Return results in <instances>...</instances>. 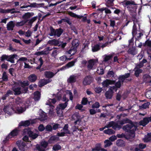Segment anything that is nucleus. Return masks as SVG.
Masks as SVG:
<instances>
[{
    "instance_id": "nucleus-1",
    "label": "nucleus",
    "mask_w": 151,
    "mask_h": 151,
    "mask_svg": "<svg viewBox=\"0 0 151 151\" xmlns=\"http://www.w3.org/2000/svg\"><path fill=\"white\" fill-rule=\"evenodd\" d=\"M124 7H127L129 12L131 13H135L137 9V4L133 0H124L121 2Z\"/></svg>"
},
{
    "instance_id": "nucleus-2",
    "label": "nucleus",
    "mask_w": 151,
    "mask_h": 151,
    "mask_svg": "<svg viewBox=\"0 0 151 151\" xmlns=\"http://www.w3.org/2000/svg\"><path fill=\"white\" fill-rule=\"evenodd\" d=\"M123 129L127 132L130 137L133 138L135 137V132L137 129V127L134 123L127 124L123 126Z\"/></svg>"
},
{
    "instance_id": "nucleus-3",
    "label": "nucleus",
    "mask_w": 151,
    "mask_h": 151,
    "mask_svg": "<svg viewBox=\"0 0 151 151\" xmlns=\"http://www.w3.org/2000/svg\"><path fill=\"white\" fill-rule=\"evenodd\" d=\"M147 60L145 59H143L142 60L140 61L139 63H137L135 64V67L134 69H135L134 75L137 77H138L139 76L140 74L142 72L143 70L140 68L144 66V64L146 63Z\"/></svg>"
},
{
    "instance_id": "nucleus-4",
    "label": "nucleus",
    "mask_w": 151,
    "mask_h": 151,
    "mask_svg": "<svg viewBox=\"0 0 151 151\" xmlns=\"http://www.w3.org/2000/svg\"><path fill=\"white\" fill-rule=\"evenodd\" d=\"M18 55L16 54L8 55L3 54L0 57V60L1 62H4L5 60L10 62L12 63H15L14 58L17 59Z\"/></svg>"
},
{
    "instance_id": "nucleus-5",
    "label": "nucleus",
    "mask_w": 151,
    "mask_h": 151,
    "mask_svg": "<svg viewBox=\"0 0 151 151\" xmlns=\"http://www.w3.org/2000/svg\"><path fill=\"white\" fill-rule=\"evenodd\" d=\"M50 32L49 35L50 36H54L58 37L61 36L64 31L63 29L61 28L55 29L52 26L50 27Z\"/></svg>"
},
{
    "instance_id": "nucleus-6",
    "label": "nucleus",
    "mask_w": 151,
    "mask_h": 151,
    "mask_svg": "<svg viewBox=\"0 0 151 151\" xmlns=\"http://www.w3.org/2000/svg\"><path fill=\"white\" fill-rule=\"evenodd\" d=\"M93 79L91 76L88 75L85 77L83 81V84L84 86L90 85L92 82Z\"/></svg>"
},
{
    "instance_id": "nucleus-7",
    "label": "nucleus",
    "mask_w": 151,
    "mask_h": 151,
    "mask_svg": "<svg viewBox=\"0 0 151 151\" xmlns=\"http://www.w3.org/2000/svg\"><path fill=\"white\" fill-rule=\"evenodd\" d=\"M96 60L94 59H90L88 61L87 68L88 71H90L91 70L94 69L93 66L96 63Z\"/></svg>"
},
{
    "instance_id": "nucleus-8",
    "label": "nucleus",
    "mask_w": 151,
    "mask_h": 151,
    "mask_svg": "<svg viewBox=\"0 0 151 151\" xmlns=\"http://www.w3.org/2000/svg\"><path fill=\"white\" fill-rule=\"evenodd\" d=\"M72 46L73 47L74 50V52L73 53V54H74L76 52L77 47L79 45V40L77 39H76L73 40L72 42Z\"/></svg>"
},
{
    "instance_id": "nucleus-9",
    "label": "nucleus",
    "mask_w": 151,
    "mask_h": 151,
    "mask_svg": "<svg viewBox=\"0 0 151 151\" xmlns=\"http://www.w3.org/2000/svg\"><path fill=\"white\" fill-rule=\"evenodd\" d=\"M3 110L4 112L9 115H11L13 109L11 106L8 105L5 106Z\"/></svg>"
},
{
    "instance_id": "nucleus-10",
    "label": "nucleus",
    "mask_w": 151,
    "mask_h": 151,
    "mask_svg": "<svg viewBox=\"0 0 151 151\" xmlns=\"http://www.w3.org/2000/svg\"><path fill=\"white\" fill-rule=\"evenodd\" d=\"M115 83V81L106 79L102 83V85L104 87H107L109 85L114 84Z\"/></svg>"
},
{
    "instance_id": "nucleus-11",
    "label": "nucleus",
    "mask_w": 151,
    "mask_h": 151,
    "mask_svg": "<svg viewBox=\"0 0 151 151\" xmlns=\"http://www.w3.org/2000/svg\"><path fill=\"white\" fill-rule=\"evenodd\" d=\"M19 130L17 129H14L11 132L8 137H6V139L7 140L8 139L11 138L12 137L17 136L19 134Z\"/></svg>"
},
{
    "instance_id": "nucleus-12",
    "label": "nucleus",
    "mask_w": 151,
    "mask_h": 151,
    "mask_svg": "<svg viewBox=\"0 0 151 151\" xmlns=\"http://www.w3.org/2000/svg\"><path fill=\"white\" fill-rule=\"evenodd\" d=\"M130 74L129 73H126L124 75H120L118 78L119 81L120 82L123 83L125 79L127 78L130 76Z\"/></svg>"
},
{
    "instance_id": "nucleus-13",
    "label": "nucleus",
    "mask_w": 151,
    "mask_h": 151,
    "mask_svg": "<svg viewBox=\"0 0 151 151\" xmlns=\"http://www.w3.org/2000/svg\"><path fill=\"white\" fill-rule=\"evenodd\" d=\"M114 8L115 9V10L114 11V14H117L119 15V14H120L121 16L122 17H123V16H125V11H123L122 10H120L117 8H116L115 7H111V8L112 9H114Z\"/></svg>"
},
{
    "instance_id": "nucleus-14",
    "label": "nucleus",
    "mask_w": 151,
    "mask_h": 151,
    "mask_svg": "<svg viewBox=\"0 0 151 151\" xmlns=\"http://www.w3.org/2000/svg\"><path fill=\"white\" fill-rule=\"evenodd\" d=\"M113 91L112 89L110 88L106 91L105 93V95L107 99H111L112 98L113 95Z\"/></svg>"
},
{
    "instance_id": "nucleus-15",
    "label": "nucleus",
    "mask_w": 151,
    "mask_h": 151,
    "mask_svg": "<svg viewBox=\"0 0 151 151\" xmlns=\"http://www.w3.org/2000/svg\"><path fill=\"white\" fill-rule=\"evenodd\" d=\"M47 43L51 46L54 45V46H58V45L60 44V42L58 40L53 39L49 40Z\"/></svg>"
},
{
    "instance_id": "nucleus-16",
    "label": "nucleus",
    "mask_w": 151,
    "mask_h": 151,
    "mask_svg": "<svg viewBox=\"0 0 151 151\" xmlns=\"http://www.w3.org/2000/svg\"><path fill=\"white\" fill-rule=\"evenodd\" d=\"M56 73H54L50 71H46L44 72V74L45 78L49 79L52 78Z\"/></svg>"
},
{
    "instance_id": "nucleus-17",
    "label": "nucleus",
    "mask_w": 151,
    "mask_h": 151,
    "mask_svg": "<svg viewBox=\"0 0 151 151\" xmlns=\"http://www.w3.org/2000/svg\"><path fill=\"white\" fill-rule=\"evenodd\" d=\"M78 77L74 75L70 76L69 78L68 79V82L70 83H73L76 81V79Z\"/></svg>"
},
{
    "instance_id": "nucleus-18",
    "label": "nucleus",
    "mask_w": 151,
    "mask_h": 151,
    "mask_svg": "<svg viewBox=\"0 0 151 151\" xmlns=\"http://www.w3.org/2000/svg\"><path fill=\"white\" fill-rule=\"evenodd\" d=\"M34 13L33 12L30 13L27 12L24 14L22 16V18L24 20H27V22L28 20V19L30 18L31 17L33 16Z\"/></svg>"
},
{
    "instance_id": "nucleus-19",
    "label": "nucleus",
    "mask_w": 151,
    "mask_h": 151,
    "mask_svg": "<svg viewBox=\"0 0 151 151\" xmlns=\"http://www.w3.org/2000/svg\"><path fill=\"white\" fill-rule=\"evenodd\" d=\"M52 81L51 79H44L41 81L39 86L40 87H42L44 85L51 82Z\"/></svg>"
},
{
    "instance_id": "nucleus-20",
    "label": "nucleus",
    "mask_w": 151,
    "mask_h": 151,
    "mask_svg": "<svg viewBox=\"0 0 151 151\" xmlns=\"http://www.w3.org/2000/svg\"><path fill=\"white\" fill-rule=\"evenodd\" d=\"M143 79L145 83L151 82V77L148 74H145L143 76Z\"/></svg>"
},
{
    "instance_id": "nucleus-21",
    "label": "nucleus",
    "mask_w": 151,
    "mask_h": 151,
    "mask_svg": "<svg viewBox=\"0 0 151 151\" xmlns=\"http://www.w3.org/2000/svg\"><path fill=\"white\" fill-rule=\"evenodd\" d=\"M7 29L8 31L13 30L15 26V24L13 21H11L7 24Z\"/></svg>"
},
{
    "instance_id": "nucleus-22",
    "label": "nucleus",
    "mask_w": 151,
    "mask_h": 151,
    "mask_svg": "<svg viewBox=\"0 0 151 151\" xmlns=\"http://www.w3.org/2000/svg\"><path fill=\"white\" fill-rule=\"evenodd\" d=\"M14 93V94L15 95H19L22 93L21 91V88L19 87H13L12 88Z\"/></svg>"
},
{
    "instance_id": "nucleus-23",
    "label": "nucleus",
    "mask_w": 151,
    "mask_h": 151,
    "mask_svg": "<svg viewBox=\"0 0 151 151\" xmlns=\"http://www.w3.org/2000/svg\"><path fill=\"white\" fill-rule=\"evenodd\" d=\"M41 93L38 91H36L34 93V99L35 101H38L40 99Z\"/></svg>"
},
{
    "instance_id": "nucleus-24",
    "label": "nucleus",
    "mask_w": 151,
    "mask_h": 151,
    "mask_svg": "<svg viewBox=\"0 0 151 151\" xmlns=\"http://www.w3.org/2000/svg\"><path fill=\"white\" fill-rule=\"evenodd\" d=\"M37 79V76L35 74H32L28 77V79L31 82H35Z\"/></svg>"
},
{
    "instance_id": "nucleus-25",
    "label": "nucleus",
    "mask_w": 151,
    "mask_h": 151,
    "mask_svg": "<svg viewBox=\"0 0 151 151\" xmlns=\"http://www.w3.org/2000/svg\"><path fill=\"white\" fill-rule=\"evenodd\" d=\"M102 148L101 143H99L96 144L94 148L92 149V151H101Z\"/></svg>"
},
{
    "instance_id": "nucleus-26",
    "label": "nucleus",
    "mask_w": 151,
    "mask_h": 151,
    "mask_svg": "<svg viewBox=\"0 0 151 151\" xmlns=\"http://www.w3.org/2000/svg\"><path fill=\"white\" fill-rule=\"evenodd\" d=\"M30 124V122L29 120L22 121L19 123V126L26 127L29 126Z\"/></svg>"
},
{
    "instance_id": "nucleus-27",
    "label": "nucleus",
    "mask_w": 151,
    "mask_h": 151,
    "mask_svg": "<svg viewBox=\"0 0 151 151\" xmlns=\"http://www.w3.org/2000/svg\"><path fill=\"white\" fill-rule=\"evenodd\" d=\"M63 22H67L68 24L70 25L72 24L71 22L70 21V19L68 18H63L60 20L57 21V23L58 24H61Z\"/></svg>"
},
{
    "instance_id": "nucleus-28",
    "label": "nucleus",
    "mask_w": 151,
    "mask_h": 151,
    "mask_svg": "<svg viewBox=\"0 0 151 151\" xmlns=\"http://www.w3.org/2000/svg\"><path fill=\"white\" fill-rule=\"evenodd\" d=\"M149 121L147 117L143 118L142 120H141L139 122V124L140 125L145 127L149 123Z\"/></svg>"
},
{
    "instance_id": "nucleus-29",
    "label": "nucleus",
    "mask_w": 151,
    "mask_h": 151,
    "mask_svg": "<svg viewBox=\"0 0 151 151\" xmlns=\"http://www.w3.org/2000/svg\"><path fill=\"white\" fill-rule=\"evenodd\" d=\"M27 133L29 136L31 137L32 139H35L38 136V134L36 133H34L32 131L29 130L28 131Z\"/></svg>"
},
{
    "instance_id": "nucleus-30",
    "label": "nucleus",
    "mask_w": 151,
    "mask_h": 151,
    "mask_svg": "<svg viewBox=\"0 0 151 151\" xmlns=\"http://www.w3.org/2000/svg\"><path fill=\"white\" fill-rule=\"evenodd\" d=\"M59 138L56 135H53L51 136L50 138L48 140V142L49 144H52L53 143V141H58L59 140Z\"/></svg>"
},
{
    "instance_id": "nucleus-31",
    "label": "nucleus",
    "mask_w": 151,
    "mask_h": 151,
    "mask_svg": "<svg viewBox=\"0 0 151 151\" xmlns=\"http://www.w3.org/2000/svg\"><path fill=\"white\" fill-rule=\"evenodd\" d=\"M75 117L76 118V120L74 122V123L75 125H76L78 122H81V120L79 118V116L77 114H74L72 115V118L73 119L75 120Z\"/></svg>"
},
{
    "instance_id": "nucleus-32",
    "label": "nucleus",
    "mask_w": 151,
    "mask_h": 151,
    "mask_svg": "<svg viewBox=\"0 0 151 151\" xmlns=\"http://www.w3.org/2000/svg\"><path fill=\"white\" fill-rule=\"evenodd\" d=\"M116 145L119 147H124L125 146V142L122 139H118L116 141Z\"/></svg>"
},
{
    "instance_id": "nucleus-33",
    "label": "nucleus",
    "mask_w": 151,
    "mask_h": 151,
    "mask_svg": "<svg viewBox=\"0 0 151 151\" xmlns=\"http://www.w3.org/2000/svg\"><path fill=\"white\" fill-rule=\"evenodd\" d=\"M68 101L69 100H68L64 103L60 104L59 105V109H60L61 110H64L67 106Z\"/></svg>"
},
{
    "instance_id": "nucleus-34",
    "label": "nucleus",
    "mask_w": 151,
    "mask_h": 151,
    "mask_svg": "<svg viewBox=\"0 0 151 151\" xmlns=\"http://www.w3.org/2000/svg\"><path fill=\"white\" fill-rule=\"evenodd\" d=\"M127 52L128 54L131 55L133 56L134 55L136 54L135 48L133 47L129 48Z\"/></svg>"
},
{
    "instance_id": "nucleus-35",
    "label": "nucleus",
    "mask_w": 151,
    "mask_h": 151,
    "mask_svg": "<svg viewBox=\"0 0 151 151\" xmlns=\"http://www.w3.org/2000/svg\"><path fill=\"white\" fill-rule=\"evenodd\" d=\"M101 48L99 45L98 44L94 45L93 46H92V51L93 52L97 51L100 50Z\"/></svg>"
},
{
    "instance_id": "nucleus-36",
    "label": "nucleus",
    "mask_w": 151,
    "mask_h": 151,
    "mask_svg": "<svg viewBox=\"0 0 151 151\" xmlns=\"http://www.w3.org/2000/svg\"><path fill=\"white\" fill-rule=\"evenodd\" d=\"M104 132L105 134L111 135L114 134L115 132L111 129H109L104 131Z\"/></svg>"
},
{
    "instance_id": "nucleus-37",
    "label": "nucleus",
    "mask_w": 151,
    "mask_h": 151,
    "mask_svg": "<svg viewBox=\"0 0 151 151\" xmlns=\"http://www.w3.org/2000/svg\"><path fill=\"white\" fill-rule=\"evenodd\" d=\"M2 79L3 81L6 82L8 81V77L6 72L4 71L3 73Z\"/></svg>"
},
{
    "instance_id": "nucleus-38",
    "label": "nucleus",
    "mask_w": 151,
    "mask_h": 151,
    "mask_svg": "<svg viewBox=\"0 0 151 151\" xmlns=\"http://www.w3.org/2000/svg\"><path fill=\"white\" fill-rule=\"evenodd\" d=\"M104 147L105 148L110 147L112 144V143L108 139L105 140L104 141Z\"/></svg>"
},
{
    "instance_id": "nucleus-39",
    "label": "nucleus",
    "mask_w": 151,
    "mask_h": 151,
    "mask_svg": "<svg viewBox=\"0 0 151 151\" xmlns=\"http://www.w3.org/2000/svg\"><path fill=\"white\" fill-rule=\"evenodd\" d=\"M76 61H77V59H75L74 60H73L68 62L66 65V66L68 68H69L70 67H71L74 65L75 63L76 62Z\"/></svg>"
},
{
    "instance_id": "nucleus-40",
    "label": "nucleus",
    "mask_w": 151,
    "mask_h": 151,
    "mask_svg": "<svg viewBox=\"0 0 151 151\" xmlns=\"http://www.w3.org/2000/svg\"><path fill=\"white\" fill-rule=\"evenodd\" d=\"M27 20H22L20 22H17L15 25L16 26L18 27L22 26L24 25L26 23H27Z\"/></svg>"
},
{
    "instance_id": "nucleus-41",
    "label": "nucleus",
    "mask_w": 151,
    "mask_h": 151,
    "mask_svg": "<svg viewBox=\"0 0 151 151\" xmlns=\"http://www.w3.org/2000/svg\"><path fill=\"white\" fill-rule=\"evenodd\" d=\"M61 146L58 144H55L53 145L52 149L55 151H56L61 150Z\"/></svg>"
},
{
    "instance_id": "nucleus-42",
    "label": "nucleus",
    "mask_w": 151,
    "mask_h": 151,
    "mask_svg": "<svg viewBox=\"0 0 151 151\" xmlns=\"http://www.w3.org/2000/svg\"><path fill=\"white\" fill-rule=\"evenodd\" d=\"M143 140L145 142H151V138L148 137L147 135L145 136L144 138L143 139Z\"/></svg>"
},
{
    "instance_id": "nucleus-43",
    "label": "nucleus",
    "mask_w": 151,
    "mask_h": 151,
    "mask_svg": "<svg viewBox=\"0 0 151 151\" xmlns=\"http://www.w3.org/2000/svg\"><path fill=\"white\" fill-rule=\"evenodd\" d=\"M26 146V143L23 142L18 147L19 149L22 151H24L25 147Z\"/></svg>"
},
{
    "instance_id": "nucleus-44",
    "label": "nucleus",
    "mask_w": 151,
    "mask_h": 151,
    "mask_svg": "<svg viewBox=\"0 0 151 151\" xmlns=\"http://www.w3.org/2000/svg\"><path fill=\"white\" fill-rule=\"evenodd\" d=\"M135 25V24L134 23V25L133 26L132 31V36H135V35L137 33V28L136 26Z\"/></svg>"
},
{
    "instance_id": "nucleus-45",
    "label": "nucleus",
    "mask_w": 151,
    "mask_h": 151,
    "mask_svg": "<svg viewBox=\"0 0 151 151\" xmlns=\"http://www.w3.org/2000/svg\"><path fill=\"white\" fill-rule=\"evenodd\" d=\"M143 45L144 47L147 46L148 47H151V41L149 40H147L145 43L143 44Z\"/></svg>"
},
{
    "instance_id": "nucleus-46",
    "label": "nucleus",
    "mask_w": 151,
    "mask_h": 151,
    "mask_svg": "<svg viewBox=\"0 0 151 151\" xmlns=\"http://www.w3.org/2000/svg\"><path fill=\"white\" fill-rule=\"evenodd\" d=\"M49 143L46 142V141L44 140L41 142L40 143V145L41 146L44 147V148H46L47 147Z\"/></svg>"
},
{
    "instance_id": "nucleus-47",
    "label": "nucleus",
    "mask_w": 151,
    "mask_h": 151,
    "mask_svg": "<svg viewBox=\"0 0 151 151\" xmlns=\"http://www.w3.org/2000/svg\"><path fill=\"white\" fill-rule=\"evenodd\" d=\"M122 128V126L120 125L119 124L117 123H115L112 128L114 130L119 129Z\"/></svg>"
},
{
    "instance_id": "nucleus-48",
    "label": "nucleus",
    "mask_w": 151,
    "mask_h": 151,
    "mask_svg": "<svg viewBox=\"0 0 151 151\" xmlns=\"http://www.w3.org/2000/svg\"><path fill=\"white\" fill-rule=\"evenodd\" d=\"M106 76L108 77H114V73L113 71L109 70Z\"/></svg>"
},
{
    "instance_id": "nucleus-49",
    "label": "nucleus",
    "mask_w": 151,
    "mask_h": 151,
    "mask_svg": "<svg viewBox=\"0 0 151 151\" xmlns=\"http://www.w3.org/2000/svg\"><path fill=\"white\" fill-rule=\"evenodd\" d=\"M113 57L112 55H106L104 58V61L105 62H107L111 60Z\"/></svg>"
},
{
    "instance_id": "nucleus-50",
    "label": "nucleus",
    "mask_w": 151,
    "mask_h": 151,
    "mask_svg": "<svg viewBox=\"0 0 151 151\" xmlns=\"http://www.w3.org/2000/svg\"><path fill=\"white\" fill-rule=\"evenodd\" d=\"M103 89L102 88H101L99 87H96L94 88V91H95V92L97 93H99L102 91Z\"/></svg>"
},
{
    "instance_id": "nucleus-51",
    "label": "nucleus",
    "mask_w": 151,
    "mask_h": 151,
    "mask_svg": "<svg viewBox=\"0 0 151 151\" xmlns=\"http://www.w3.org/2000/svg\"><path fill=\"white\" fill-rule=\"evenodd\" d=\"M21 86L22 88L24 87L25 86L29 85V83L28 81H24L23 82H21Z\"/></svg>"
},
{
    "instance_id": "nucleus-52",
    "label": "nucleus",
    "mask_w": 151,
    "mask_h": 151,
    "mask_svg": "<svg viewBox=\"0 0 151 151\" xmlns=\"http://www.w3.org/2000/svg\"><path fill=\"white\" fill-rule=\"evenodd\" d=\"M9 65V64L6 62V63H3L1 65V67L2 69H5L6 70L7 69Z\"/></svg>"
},
{
    "instance_id": "nucleus-53",
    "label": "nucleus",
    "mask_w": 151,
    "mask_h": 151,
    "mask_svg": "<svg viewBox=\"0 0 151 151\" xmlns=\"http://www.w3.org/2000/svg\"><path fill=\"white\" fill-rule=\"evenodd\" d=\"M45 130L46 131L50 132L52 131V126L50 125H47L45 127Z\"/></svg>"
},
{
    "instance_id": "nucleus-54",
    "label": "nucleus",
    "mask_w": 151,
    "mask_h": 151,
    "mask_svg": "<svg viewBox=\"0 0 151 151\" xmlns=\"http://www.w3.org/2000/svg\"><path fill=\"white\" fill-rule=\"evenodd\" d=\"M150 104V102H147L142 104L141 106L142 108L144 109H146L149 106Z\"/></svg>"
},
{
    "instance_id": "nucleus-55",
    "label": "nucleus",
    "mask_w": 151,
    "mask_h": 151,
    "mask_svg": "<svg viewBox=\"0 0 151 151\" xmlns=\"http://www.w3.org/2000/svg\"><path fill=\"white\" fill-rule=\"evenodd\" d=\"M100 106V104L98 102L96 101L92 105V107L93 108H98Z\"/></svg>"
},
{
    "instance_id": "nucleus-56",
    "label": "nucleus",
    "mask_w": 151,
    "mask_h": 151,
    "mask_svg": "<svg viewBox=\"0 0 151 151\" xmlns=\"http://www.w3.org/2000/svg\"><path fill=\"white\" fill-rule=\"evenodd\" d=\"M37 17H34L32 18L29 21L28 23L29 24H32L33 22L36 21L37 19Z\"/></svg>"
},
{
    "instance_id": "nucleus-57",
    "label": "nucleus",
    "mask_w": 151,
    "mask_h": 151,
    "mask_svg": "<svg viewBox=\"0 0 151 151\" xmlns=\"http://www.w3.org/2000/svg\"><path fill=\"white\" fill-rule=\"evenodd\" d=\"M46 115L45 114V112H42V113L40 114V116L41 119H42V120H45L46 118Z\"/></svg>"
},
{
    "instance_id": "nucleus-58",
    "label": "nucleus",
    "mask_w": 151,
    "mask_h": 151,
    "mask_svg": "<svg viewBox=\"0 0 151 151\" xmlns=\"http://www.w3.org/2000/svg\"><path fill=\"white\" fill-rule=\"evenodd\" d=\"M96 72L100 75H103L104 73V70L103 69L100 68L99 70V69H97Z\"/></svg>"
},
{
    "instance_id": "nucleus-59",
    "label": "nucleus",
    "mask_w": 151,
    "mask_h": 151,
    "mask_svg": "<svg viewBox=\"0 0 151 151\" xmlns=\"http://www.w3.org/2000/svg\"><path fill=\"white\" fill-rule=\"evenodd\" d=\"M88 100L87 98L84 97L83 98L81 104L83 105H86L87 104Z\"/></svg>"
},
{
    "instance_id": "nucleus-60",
    "label": "nucleus",
    "mask_w": 151,
    "mask_h": 151,
    "mask_svg": "<svg viewBox=\"0 0 151 151\" xmlns=\"http://www.w3.org/2000/svg\"><path fill=\"white\" fill-rule=\"evenodd\" d=\"M45 129V128L42 124H40L38 127V129L40 132L43 131Z\"/></svg>"
},
{
    "instance_id": "nucleus-61",
    "label": "nucleus",
    "mask_w": 151,
    "mask_h": 151,
    "mask_svg": "<svg viewBox=\"0 0 151 151\" xmlns=\"http://www.w3.org/2000/svg\"><path fill=\"white\" fill-rule=\"evenodd\" d=\"M121 82L120 81H118L115 83V85L116 88H119L121 86Z\"/></svg>"
},
{
    "instance_id": "nucleus-62",
    "label": "nucleus",
    "mask_w": 151,
    "mask_h": 151,
    "mask_svg": "<svg viewBox=\"0 0 151 151\" xmlns=\"http://www.w3.org/2000/svg\"><path fill=\"white\" fill-rule=\"evenodd\" d=\"M130 22L131 21L130 20H127V17L126 18V22L124 23H123L122 26V28H124L125 27L127 26L129 24V22Z\"/></svg>"
},
{
    "instance_id": "nucleus-63",
    "label": "nucleus",
    "mask_w": 151,
    "mask_h": 151,
    "mask_svg": "<svg viewBox=\"0 0 151 151\" xmlns=\"http://www.w3.org/2000/svg\"><path fill=\"white\" fill-rule=\"evenodd\" d=\"M57 51L56 50H54L52 52L51 54V56L55 58L56 57L57 55Z\"/></svg>"
},
{
    "instance_id": "nucleus-64",
    "label": "nucleus",
    "mask_w": 151,
    "mask_h": 151,
    "mask_svg": "<svg viewBox=\"0 0 151 151\" xmlns=\"http://www.w3.org/2000/svg\"><path fill=\"white\" fill-rule=\"evenodd\" d=\"M27 60V58L26 57H22L20 58L17 61V63H18L19 61H25Z\"/></svg>"
}]
</instances>
